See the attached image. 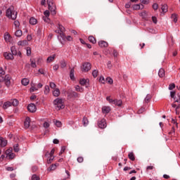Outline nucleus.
Returning <instances> with one entry per match:
<instances>
[{
  "instance_id": "nucleus-17",
  "label": "nucleus",
  "mask_w": 180,
  "mask_h": 180,
  "mask_svg": "<svg viewBox=\"0 0 180 180\" xmlns=\"http://www.w3.org/2000/svg\"><path fill=\"white\" fill-rule=\"evenodd\" d=\"M158 76L160 78H163L165 77V70L164 68H160L158 71Z\"/></svg>"
},
{
  "instance_id": "nucleus-4",
  "label": "nucleus",
  "mask_w": 180,
  "mask_h": 180,
  "mask_svg": "<svg viewBox=\"0 0 180 180\" xmlns=\"http://www.w3.org/2000/svg\"><path fill=\"white\" fill-rule=\"evenodd\" d=\"M12 77L10 75H6L5 76H0V82H4L7 87H9L11 84Z\"/></svg>"
},
{
  "instance_id": "nucleus-3",
  "label": "nucleus",
  "mask_w": 180,
  "mask_h": 180,
  "mask_svg": "<svg viewBox=\"0 0 180 180\" xmlns=\"http://www.w3.org/2000/svg\"><path fill=\"white\" fill-rule=\"evenodd\" d=\"M48 8L50 11L52 15H56L57 13L56 6L54 4L53 0H47Z\"/></svg>"
},
{
  "instance_id": "nucleus-27",
  "label": "nucleus",
  "mask_w": 180,
  "mask_h": 180,
  "mask_svg": "<svg viewBox=\"0 0 180 180\" xmlns=\"http://www.w3.org/2000/svg\"><path fill=\"white\" fill-rule=\"evenodd\" d=\"M75 91L79 93H83L84 91V89L79 85L75 86Z\"/></svg>"
},
{
  "instance_id": "nucleus-30",
  "label": "nucleus",
  "mask_w": 180,
  "mask_h": 180,
  "mask_svg": "<svg viewBox=\"0 0 180 180\" xmlns=\"http://www.w3.org/2000/svg\"><path fill=\"white\" fill-rule=\"evenodd\" d=\"M15 36L17 37H21L22 36V31L21 30H16L15 32Z\"/></svg>"
},
{
  "instance_id": "nucleus-38",
  "label": "nucleus",
  "mask_w": 180,
  "mask_h": 180,
  "mask_svg": "<svg viewBox=\"0 0 180 180\" xmlns=\"http://www.w3.org/2000/svg\"><path fill=\"white\" fill-rule=\"evenodd\" d=\"M11 103L13 106H18V99H13V100H11Z\"/></svg>"
},
{
  "instance_id": "nucleus-24",
  "label": "nucleus",
  "mask_w": 180,
  "mask_h": 180,
  "mask_svg": "<svg viewBox=\"0 0 180 180\" xmlns=\"http://www.w3.org/2000/svg\"><path fill=\"white\" fill-rule=\"evenodd\" d=\"M144 6L143 4H135L133 6V9L134 10H140V9H143Z\"/></svg>"
},
{
  "instance_id": "nucleus-53",
  "label": "nucleus",
  "mask_w": 180,
  "mask_h": 180,
  "mask_svg": "<svg viewBox=\"0 0 180 180\" xmlns=\"http://www.w3.org/2000/svg\"><path fill=\"white\" fill-rule=\"evenodd\" d=\"M99 82H101V84H105V77L103 76L100 77Z\"/></svg>"
},
{
  "instance_id": "nucleus-56",
  "label": "nucleus",
  "mask_w": 180,
  "mask_h": 180,
  "mask_svg": "<svg viewBox=\"0 0 180 180\" xmlns=\"http://www.w3.org/2000/svg\"><path fill=\"white\" fill-rule=\"evenodd\" d=\"M77 161L79 163H82L84 162V158H82V156H80L79 158H77Z\"/></svg>"
},
{
  "instance_id": "nucleus-5",
  "label": "nucleus",
  "mask_w": 180,
  "mask_h": 180,
  "mask_svg": "<svg viewBox=\"0 0 180 180\" xmlns=\"http://www.w3.org/2000/svg\"><path fill=\"white\" fill-rule=\"evenodd\" d=\"M67 94H68V96L70 98H77L80 97V94L73 91L72 89H69L67 91Z\"/></svg>"
},
{
  "instance_id": "nucleus-50",
  "label": "nucleus",
  "mask_w": 180,
  "mask_h": 180,
  "mask_svg": "<svg viewBox=\"0 0 180 180\" xmlns=\"http://www.w3.org/2000/svg\"><path fill=\"white\" fill-rule=\"evenodd\" d=\"M30 65H31V67L33 68H37L35 60H32V59H30Z\"/></svg>"
},
{
  "instance_id": "nucleus-1",
  "label": "nucleus",
  "mask_w": 180,
  "mask_h": 180,
  "mask_svg": "<svg viewBox=\"0 0 180 180\" xmlns=\"http://www.w3.org/2000/svg\"><path fill=\"white\" fill-rule=\"evenodd\" d=\"M18 12L14 11V7L11 6L6 11V16L15 20L17 18Z\"/></svg>"
},
{
  "instance_id": "nucleus-26",
  "label": "nucleus",
  "mask_w": 180,
  "mask_h": 180,
  "mask_svg": "<svg viewBox=\"0 0 180 180\" xmlns=\"http://www.w3.org/2000/svg\"><path fill=\"white\" fill-rule=\"evenodd\" d=\"M30 83V79H27V78H23L22 80H21V84L23 85V86H27Z\"/></svg>"
},
{
  "instance_id": "nucleus-63",
  "label": "nucleus",
  "mask_w": 180,
  "mask_h": 180,
  "mask_svg": "<svg viewBox=\"0 0 180 180\" xmlns=\"http://www.w3.org/2000/svg\"><path fill=\"white\" fill-rule=\"evenodd\" d=\"M14 26L15 27H18L20 26V22L18 20H15L14 21Z\"/></svg>"
},
{
  "instance_id": "nucleus-23",
  "label": "nucleus",
  "mask_w": 180,
  "mask_h": 180,
  "mask_svg": "<svg viewBox=\"0 0 180 180\" xmlns=\"http://www.w3.org/2000/svg\"><path fill=\"white\" fill-rule=\"evenodd\" d=\"M29 22L32 25H35L37 24V20L35 18L32 17L30 18Z\"/></svg>"
},
{
  "instance_id": "nucleus-21",
  "label": "nucleus",
  "mask_w": 180,
  "mask_h": 180,
  "mask_svg": "<svg viewBox=\"0 0 180 180\" xmlns=\"http://www.w3.org/2000/svg\"><path fill=\"white\" fill-rule=\"evenodd\" d=\"M11 54H12L13 56L18 55V51H17L15 46H12L11 47Z\"/></svg>"
},
{
  "instance_id": "nucleus-12",
  "label": "nucleus",
  "mask_w": 180,
  "mask_h": 180,
  "mask_svg": "<svg viewBox=\"0 0 180 180\" xmlns=\"http://www.w3.org/2000/svg\"><path fill=\"white\" fill-rule=\"evenodd\" d=\"M42 87H43V84L41 83H39L37 86L32 85L30 87V92L38 91L39 89H41Z\"/></svg>"
},
{
  "instance_id": "nucleus-55",
  "label": "nucleus",
  "mask_w": 180,
  "mask_h": 180,
  "mask_svg": "<svg viewBox=\"0 0 180 180\" xmlns=\"http://www.w3.org/2000/svg\"><path fill=\"white\" fill-rule=\"evenodd\" d=\"M65 151V146H62L60 152H59V155H62Z\"/></svg>"
},
{
  "instance_id": "nucleus-40",
  "label": "nucleus",
  "mask_w": 180,
  "mask_h": 180,
  "mask_svg": "<svg viewBox=\"0 0 180 180\" xmlns=\"http://www.w3.org/2000/svg\"><path fill=\"white\" fill-rule=\"evenodd\" d=\"M54 158V156H49L46 160L47 164H51L53 161Z\"/></svg>"
},
{
  "instance_id": "nucleus-43",
  "label": "nucleus",
  "mask_w": 180,
  "mask_h": 180,
  "mask_svg": "<svg viewBox=\"0 0 180 180\" xmlns=\"http://www.w3.org/2000/svg\"><path fill=\"white\" fill-rule=\"evenodd\" d=\"M49 86H50V88L52 89H56L57 85H56L54 82H51L49 83Z\"/></svg>"
},
{
  "instance_id": "nucleus-41",
  "label": "nucleus",
  "mask_w": 180,
  "mask_h": 180,
  "mask_svg": "<svg viewBox=\"0 0 180 180\" xmlns=\"http://www.w3.org/2000/svg\"><path fill=\"white\" fill-rule=\"evenodd\" d=\"M13 151L15 153H18L19 151V145H18V143H15V145H13Z\"/></svg>"
},
{
  "instance_id": "nucleus-60",
  "label": "nucleus",
  "mask_w": 180,
  "mask_h": 180,
  "mask_svg": "<svg viewBox=\"0 0 180 180\" xmlns=\"http://www.w3.org/2000/svg\"><path fill=\"white\" fill-rule=\"evenodd\" d=\"M158 7H159V6H158V4L155 3V4H153V8L155 11L158 10Z\"/></svg>"
},
{
  "instance_id": "nucleus-48",
  "label": "nucleus",
  "mask_w": 180,
  "mask_h": 180,
  "mask_svg": "<svg viewBox=\"0 0 180 180\" xmlns=\"http://www.w3.org/2000/svg\"><path fill=\"white\" fill-rule=\"evenodd\" d=\"M175 95H176V91H171L170 92L171 98L174 99V101H176L177 100V98H176Z\"/></svg>"
},
{
  "instance_id": "nucleus-52",
  "label": "nucleus",
  "mask_w": 180,
  "mask_h": 180,
  "mask_svg": "<svg viewBox=\"0 0 180 180\" xmlns=\"http://www.w3.org/2000/svg\"><path fill=\"white\" fill-rule=\"evenodd\" d=\"M26 53H27V56H31V48L30 47H27V49H26Z\"/></svg>"
},
{
  "instance_id": "nucleus-16",
  "label": "nucleus",
  "mask_w": 180,
  "mask_h": 180,
  "mask_svg": "<svg viewBox=\"0 0 180 180\" xmlns=\"http://www.w3.org/2000/svg\"><path fill=\"white\" fill-rule=\"evenodd\" d=\"M8 141L6 139H4V138H2V136H0V146L1 147H6L7 146Z\"/></svg>"
},
{
  "instance_id": "nucleus-46",
  "label": "nucleus",
  "mask_w": 180,
  "mask_h": 180,
  "mask_svg": "<svg viewBox=\"0 0 180 180\" xmlns=\"http://www.w3.org/2000/svg\"><path fill=\"white\" fill-rule=\"evenodd\" d=\"M151 98L152 96L150 94H147V96L145 98V102L148 103L150 101Z\"/></svg>"
},
{
  "instance_id": "nucleus-42",
  "label": "nucleus",
  "mask_w": 180,
  "mask_h": 180,
  "mask_svg": "<svg viewBox=\"0 0 180 180\" xmlns=\"http://www.w3.org/2000/svg\"><path fill=\"white\" fill-rule=\"evenodd\" d=\"M98 71L97 70H94L92 71V76L94 78H96L98 77Z\"/></svg>"
},
{
  "instance_id": "nucleus-29",
  "label": "nucleus",
  "mask_w": 180,
  "mask_h": 180,
  "mask_svg": "<svg viewBox=\"0 0 180 180\" xmlns=\"http://www.w3.org/2000/svg\"><path fill=\"white\" fill-rule=\"evenodd\" d=\"M88 40L89 41V42H91L93 44H95L96 43V38L92 35H91L88 37Z\"/></svg>"
},
{
  "instance_id": "nucleus-57",
  "label": "nucleus",
  "mask_w": 180,
  "mask_h": 180,
  "mask_svg": "<svg viewBox=\"0 0 180 180\" xmlns=\"http://www.w3.org/2000/svg\"><path fill=\"white\" fill-rule=\"evenodd\" d=\"M44 15L45 17H49V15H50V12H49V11L46 10V11L44 12Z\"/></svg>"
},
{
  "instance_id": "nucleus-10",
  "label": "nucleus",
  "mask_w": 180,
  "mask_h": 180,
  "mask_svg": "<svg viewBox=\"0 0 180 180\" xmlns=\"http://www.w3.org/2000/svg\"><path fill=\"white\" fill-rule=\"evenodd\" d=\"M4 58L7 60H13L14 59V56L10 52H4Z\"/></svg>"
},
{
  "instance_id": "nucleus-39",
  "label": "nucleus",
  "mask_w": 180,
  "mask_h": 180,
  "mask_svg": "<svg viewBox=\"0 0 180 180\" xmlns=\"http://www.w3.org/2000/svg\"><path fill=\"white\" fill-rule=\"evenodd\" d=\"M171 18L173 19V22H174V23H176V22H177L178 19H177V15H176V14H172Z\"/></svg>"
},
{
  "instance_id": "nucleus-54",
  "label": "nucleus",
  "mask_w": 180,
  "mask_h": 180,
  "mask_svg": "<svg viewBox=\"0 0 180 180\" xmlns=\"http://www.w3.org/2000/svg\"><path fill=\"white\" fill-rule=\"evenodd\" d=\"M175 88H176V84L174 83L170 84L169 85V90H173Z\"/></svg>"
},
{
  "instance_id": "nucleus-13",
  "label": "nucleus",
  "mask_w": 180,
  "mask_h": 180,
  "mask_svg": "<svg viewBox=\"0 0 180 180\" xmlns=\"http://www.w3.org/2000/svg\"><path fill=\"white\" fill-rule=\"evenodd\" d=\"M30 122H31V120L30 117H26L24 121V128L26 129H28L30 127Z\"/></svg>"
},
{
  "instance_id": "nucleus-35",
  "label": "nucleus",
  "mask_w": 180,
  "mask_h": 180,
  "mask_svg": "<svg viewBox=\"0 0 180 180\" xmlns=\"http://www.w3.org/2000/svg\"><path fill=\"white\" fill-rule=\"evenodd\" d=\"M82 123L84 127H86L89 124L88 118H86V117H84L82 120Z\"/></svg>"
},
{
  "instance_id": "nucleus-36",
  "label": "nucleus",
  "mask_w": 180,
  "mask_h": 180,
  "mask_svg": "<svg viewBox=\"0 0 180 180\" xmlns=\"http://www.w3.org/2000/svg\"><path fill=\"white\" fill-rule=\"evenodd\" d=\"M4 40L6 42H10L11 40V35L9 34H4Z\"/></svg>"
},
{
  "instance_id": "nucleus-2",
  "label": "nucleus",
  "mask_w": 180,
  "mask_h": 180,
  "mask_svg": "<svg viewBox=\"0 0 180 180\" xmlns=\"http://www.w3.org/2000/svg\"><path fill=\"white\" fill-rule=\"evenodd\" d=\"M53 103L55 110H56L57 111L65 108L64 102L62 98H56L53 101Z\"/></svg>"
},
{
  "instance_id": "nucleus-6",
  "label": "nucleus",
  "mask_w": 180,
  "mask_h": 180,
  "mask_svg": "<svg viewBox=\"0 0 180 180\" xmlns=\"http://www.w3.org/2000/svg\"><path fill=\"white\" fill-rule=\"evenodd\" d=\"M91 69V64L89 62L84 63L82 64V72H89Z\"/></svg>"
},
{
  "instance_id": "nucleus-34",
  "label": "nucleus",
  "mask_w": 180,
  "mask_h": 180,
  "mask_svg": "<svg viewBox=\"0 0 180 180\" xmlns=\"http://www.w3.org/2000/svg\"><path fill=\"white\" fill-rule=\"evenodd\" d=\"M128 158L131 160L134 161L135 160V156L134 153L133 152H130L128 155Z\"/></svg>"
},
{
  "instance_id": "nucleus-44",
  "label": "nucleus",
  "mask_w": 180,
  "mask_h": 180,
  "mask_svg": "<svg viewBox=\"0 0 180 180\" xmlns=\"http://www.w3.org/2000/svg\"><path fill=\"white\" fill-rule=\"evenodd\" d=\"M74 72H75V70H74V68H72V69L70 70V78L71 79H74Z\"/></svg>"
},
{
  "instance_id": "nucleus-64",
  "label": "nucleus",
  "mask_w": 180,
  "mask_h": 180,
  "mask_svg": "<svg viewBox=\"0 0 180 180\" xmlns=\"http://www.w3.org/2000/svg\"><path fill=\"white\" fill-rule=\"evenodd\" d=\"M175 103H180V94H178V98L175 100Z\"/></svg>"
},
{
  "instance_id": "nucleus-28",
  "label": "nucleus",
  "mask_w": 180,
  "mask_h": 180,
  "mask_svg": "<svg viewBox=\"0 0 180 180\" xmlns=\"http://www.w3.org/2000/svg\"><path fill=\"white\" fill-rule=\"evenodd\" d=\"M28 44L27 40H22V41H18V45L21 46H25Z\"/></svg>"
},
{
  "instance_id": "nucleus-47",
  "label": "nucleus",
  "mask_w": 180,
  "mask_h": 180,
  "mask_svg": "<svg viewBox=\"0 0 180 180\" xmlns=\"http://www.w3.org/2000/svg\"><path fill=\"white\" fill-rule=\"evenodd\" d=\"M106 82L109 84H113V79L111 77H106Z\"/></svg>"
},
{
  "instance_id": "nucleus-19",
  "label": "nucleus",
  "mask_w": 180,
  "mask_h": 180,
  "mask_svg": "<svg viewBox=\"0 0 180 180\" xmlns=\"http://www.w3.org/2000/svg\"><path fill=\"white\" fill-rule=\"evenodd\" d=\"M111 108L110 106H103L102 111L103 113L108 114L110 112Z\"/></svg>"
},
{
  "instance_id": "nucleus-33",
  "label": "nucleus",
  "mask_w": 180,
  "mask_h": 180,
  "mask_svg": "<svg viewBox=\"0 0 180 180\" xmlns=\"http://www.w3.org/2000/svg\"><path fill=\"white\" fill-rule=\"evenodd\" d=\"M67 66V63L65 60H62L60 61V68H65Z\"/></svg>"
},
{
  "instance_id": "nucleus-25",
  "label": "nucleus",
  "mask_w": 180,
  "mask_h": 180,
  "mask_svg": "<svg viewBox=\"0 0 180 180\" xmlns=\"http://www.w3.org/2000/svg\"><path fill=\"white\" fill-rule=\"evenodd\" d=\"M12 105L11 101H6L4 102V104H3V108L7 109L8 108L11 107Z\"/></svg>"
},
{
  "instance_id": "nucleus-58",
  "label": "nucleus",
  "mask_w": 180,
  "mask_h": 180,
  "mask_svg": "<svg viewBox=\"0 0 180 180\" xmlns=\"http://www.w3.org/2000/svg\"><path fill=\"white\" fill-rule=\"evenodd\" d=\"M43 20H44L45 22H47V23L50 22V19L49 18V17H46V16L43 17Z\"/></svg>"
},
{
  "instance_id": "nucleus-8",
  "label": "nucleus",
  "mask_w": 180,
  "mask_h": 180,
  "mask_svg": "<svg viewBox=\"0 0 180 180\" xmlns=\"http://www.w3.org/2000/svg\"><path fill=\"white\" fill-rule=\"evenodd\" d=\"M27 110L30 112H35L37 111V108L34 103H30L27 105Z\"/></svg>"
},
{
  "instance_id": "nucleus-37",
  "label": "nucleus",
  "mask_w": 180,
  "mask_h": 180,
  "mask_svg": "<svg viewBox=\"0 0 180 180\" xmlns=\"http://www.w3.org/2000/svg\"><path fill=\"white\" fill-rule=\"evenodd\" d=\"M57 164L51 165L50 167H49L48 171H54L57 168Z\"/></svg>"
},
{
  "instance_id": "nucleus-59",
  "label": "nucleus",
  "mask_w": 180,
  "mask_h": 180,
  "mask_svg": "<svg viewBox=\"0 0 180 180\" xmlns=\"http://www.w3.org/2000/svg\"><path fill=\"white\" fill-rule=\"evenodd\" d=\"M55 124L57 127H62V122H60V121H56Z\"/></svg>"
},
{
  "instance_id": "nucleus-62",
  "label": "nucleus",
  "mask_w": 180,
  "mask_h": 180,
  "mask_svg": "<svg viewBox=\"0 0 180 180\" xmlns=\"http://www.w3.org/2000/svg\"><path fill=\"white\" fill-rule=\"evenodd\" d=\"M43 127L46 129H47L50 127V124H49V122H44Z\"/></svg>"
},
{
  "instance_id": "nucleus-51",
  "label": "nucleus",
  "mask_w": 180,
  "mask_h": 180,
  "mask_svg": "<svg viewBox=\"0 0 180 180\" xmlns=\"http://www.w3.org/2000/svg\"><path fill=\"white\" fill-rule=\"evenodd\" d=\"M31 180H40V177H39V176H37V174H32Z\"/></svg>"
},
{
  "instance_id": "nucleus-11",
  "label": "nucleus",
  "mask_w": 180,
  "mask_h": 180,
  "mask_svg": "<svg viewBox=\"0 0 180 180\" xmlns=\"http://www.w3.org/2000/svg\"><path fill=\"white\" fill-rule=\"evenodd\" d=\"M79 84L82 86H85L88 87V86L89 85V79H84V78L80 79Z\"/></svg>"
},
{
  "instance_id": "nucleus-22",
  "label": "nucleus",
  "mask_w": 180,
  "mask_h": 180,
  "mask_svg": "<svg viewBox=\"0 0 180 180\" xmlns=\"http://www.w3.org/2000/svg\"><path fill=\"white\" fill-rule=\"evenodd\" d=\"M55 58H56V55H55V54H53V56H49V57L47 58V59H46V63H51V62H53L54 60H55Z\"/></svg>"
},
{
  "instance_id": "nucleus-32",
  "label": "nucleus",
  "mask_w": 180,
  "mask_h": 180,
  "mask_svg": "<svg viewBox=\"0 0 180 180\" xmlns=\"http://www.w3.org/2000/svg\"><path fill=\"white\" fill-rule=\"evenodd\" d=\"M50 92V87L49 85H46L44 86V93L45 95H48Z\"/></svg>"
},
{
  "instance_id": "nucleus-9",
  "label": "nucleus",
  "mask_w": 180,
  "mask_h": 180,
  "mask_svg": "<svg viewBox=\"0 0 180 180\" xmlns=\"http://www.w3.org/2000/svg\"><path fill=\"white\" fill-rule=\"evenodd\" d=\"M98 126L100 129H105L107 127L106 120L103 119L98 121Z\"/></svg>"
},
{
  "instance_id": "nucleus-14",
  "label": "nucleus",
  "mask_w": 180,
  "mask_h": 180,
  "mask_svg": "<svg viewBox=\"0 0 180 180\" xmlns=\"http://www.w3.org/2000/svg\"><path fill=\"white\" fill-rule=\"evenodd\" d=\"M12 150V148H10L9 149H7V150H6V154L8 156L10 159H13L15 157V153H11Z\"/></svg>"
},
{
  "instance_id": "nucleus-18",
  "label": "nucleus",
  "mask_w": 180,
  "mask_h": 180,
  "mask_svg": "<svg viewBox=\"0 0 180 180\" xmlns=\"http://www.w3.org/2000/svg\"><path fill=\"white\" fill-rule=\"evenodd\" d=\"M112 104L118 107H120L122 105V101L121 99H119V100L115 99L113 100Z\"/></svg>"
},
{
  "instance_id": "nucleus-31",
  "label": "nucleus",
  "mask_w": 180,
  "mask_h": 180,
  "mask_svg": "<svg viewBox=\"0 0 180 180\" xmlns=\"http://www.w3.org/2000/svg\"><path fill=\"white\" fill-rule=\"evenodd\" d=\"M161 10L162 13H167L168 11V6L167 4H163L161 6Z\"/></svg>"
},
{
  "instance_id": "nucleus-49",
  "label": "nucleus",
  "mask_w": 180,
  "mask_h": 180,
  "mask_svg": "<svg viewBox=\"0 0 180 180\" xmlns=\"http://www.w3.org/2000/svg\"><path fill=\"white\" fill-rule=\"evenodd\" d=\"M112 55H113L114 58H117L118 55H119V53H118V51L116 49H113Z\"/></svg>"
},
{
  "instance_id": "nucleus-7",
  "label": "nucleus",
  "mask_w": 180,
  "mask_h": 180,
  "mask_svg": "<svg viewBox=\"0 0 180 180\" xmlns=\"http://www.w3.org/2000/svg\"><path fill=\"white\" fill-rule=\"evenodd\" d=\"M58 28L60 30V37H61L63 40H65L66 36L63 33L65 30V27L62 25L58 24Z\"/></svg>"
},
{
  "instance_id": "nucleus-61",
  "label": "nucleus",
  "mask_w": 180,
  "mask_h": 180,
  "mask_svg": "<svg viewBox=\"0 0 180 180\" xmlns=\"http://www.w3.org/2000/svg\"><path fill=\"white\" fill-rule=\"evenodd\" d=\"M140 2L142 4H149V0H140Z\"/></svg>"
},
{
  "instance_id": "nucleus-15",
  "label": "nucleus",
  "mask_w": 180,
  "mask_h": 180,
  "mask_svg": "<svg viewBox=\"0 0 180 180\" xmlns=\"http://www.w3.org/2000/svg\"><path fill=\"white\" fill-rule=\"evenodd\" d=\"M98 46L101 48H107L108 46V43L105 41L101 40L98 41Z\"/></svg>"
},
{
  "instance_id": "nucleus-45",
  "label": "nucleus",
  "mask_w": 180,
  "mask_h": 180,
  "mask_svg": "<svg viewBox=\"0 0 180 180\" xmlns=\"http://www.w3.org/2000/svg\"><path fill=\"white\" fill-rule=\"evenodd\" d=\"M6 75V72L2 67H0V77H4Z\"/></svg>"
},
{
  "instance_id": "nucleus-20",
  "label": "nucleus",
  "mask_w": 180,
  "mask_h": 180,
  "mask_svg": "<svg viewBox=\"0 0 180 180\" xmlns=\"http://www.w3.org/2000/svg\"><path fill=\"white\" fill-rule=\"evenodd\" d=\"M60 94V89L58 88H56L53 91V96L54 97H58Z\"/></svg>"
}]
</instances>
